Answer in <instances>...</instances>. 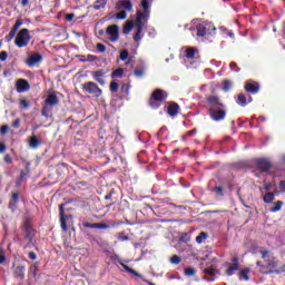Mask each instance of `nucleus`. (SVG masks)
I'll use <instances>...</instances> for the list:
<instances>
[{
  "instance_id": "393cba45",
  "label": "nucleus",
  "mask_w": 285,
  "mask_h": 285,
  "mask_svg": "<svg viewBox=\"0 0 285 285\" xmlns=\"http://www.w3.org/2000/svg\"><path fill=\"white\" fill-rule=\"evenodd\" d=\"M132 28H135V24L132 23V21H127L122 28L124 35H130V32H132Z\"/></svg>"
},
{
  "instance_id": "473e14b6",
  "label": "nucleus",
  "mask_w": 285,
  "mask_h": 285,
  "mask_svg": "<svg viewBox=\"0 0 285 285\" xmlns=\"http://www.w3.org/2000/svg\"><path fill=\"white\" fill-rule=\"evenodd\" d=\"M120 3L122 6V8L125 10H127L128 12H130L132 10V2H130V1H121Z\"/></svg>"
},
{
  "instance_id": "680f3d73",
  "label": "nucleus",
  "mask_w": 285,
  "mask_h": 285,
  "mask_svg": "<svg viewBox=\"0 0 285 285\" xmlns=\"http://www.w3.org/2000/svg\"><path fill=\"white\" fill-rule=\"evenodd\" d=\"M29 259H37V254H35V252H30Z\"/></svg>"
},
{
  "instance_id": "412c9836",
  "label": "nucleus",
  "mask_w": 285,
  "mask_h": 285,
  "mask_svg": "<svg viewBox=\"0 0 285 285\" xmlns=\"http://www.w3.org/2000/svg\"><path fill=\"white\" fill-rule=\"evenodd\" d=\"M41 146V140L37 138V136H32L29 139V148H31L32 150H37V148Z\"/></svg>"
},
{
  "instance_id": "b1692460",
  "label": "nucleus",
  "mask_w": 285,
  "mask_h": 285,
  "mask_svg": "<svg viewBox=\"0 0 285 285\" xmlns=\"http://www.w3.org/2000/svg\"><path fill=\"white\" fill-rule=\"evenodd\" d=\"M88 228H98L99 230H106L110 228V226L106 223H95L87 226Z\"/></svg>"
},
{
  "instance_id": "a211bd4d",
  "label": "nucleus",
  "mask_w": 285,
  "mask_h": 285,
  "mask_svg": "<svg viewBox=\"0 0 285 285\" xmlns=\"http://www.w3.org/2000/svg\"><path fill=\"white\" fill-rule=\"evenodd\" d=\"M43 57L39 53H36L31 57H29V59L27 60V65H29L30 67L32 66H37V63H41Z\"/></svg>"
},
{
  "instance_id": "f03ea898",
  "label": "nucleus",
  "mask_w": 285,
  "mask_h": 285,
  "mask_svg": "<svg viewBox=\"0 0 285 285\" xmlns=\"http://www.w3.org/2000/svg\"><path fill=\"white\" fill-rule=\"evenodd\" d=\"M207 106L209 108V117L213 121H224L226 119V105L217 96H209L207 98Z\"/></svg>"
},
{
  "instance_id": "bb28decb",
  "label": "nucleus",
  "mask_w": 285,
  "mask_h": 285,
  "mask_svg": "<svg viewBox=\"0 0 285 285\" xmlns=\"http://www.w3.org/2000/svg\"><path fill=\"white\" fill-rule=\"evenodd\" d=\"M263 200L265 202V204H273V202L275 200V194L273 193H267L264 195Z\"/></svg>"
},
{
  "instance_id": "c756f323",
  "label": "nucleus",
  "mask_w": 285,
  "mask_h": 285,
  "mask_svg": "<svg viewBox=\"0 0 285 285\" xmlns=\"http://www.w3.org/2000/svg\"><path fill=\"white\" fill-rule=\"evenodd\" d=\"M107 0H97L94 4V10H101V8H106Z\"/></svg>"
},
{
  "instance_id": "f3484780",
  "label": "nucleus",
  "mask_w": 285,
  "mask_h": 285,
  "mask_svg": "<svg viewBox=\"0 0 285 285\" xmlns=\"http://www.w3.org/2000/svg\"><path fill=\"white\" fill-rule=\"evenodd\" d=\"M253 101V97L248 96V98H246V96L244 94L238 95V99L236 100V104H238V106H248V104H250Z\"/></svg>"
},
{
  "instance_id": "aec40b11",
  "label": "nucleus",
  "mask_w": 285,
  "mask_h": 285,
  "mask_svg": "<svg viewBox=\"0 0 285 285\" xmlns=\"http://www.w3.org/2000/svg\"><path fill=\"white\" fill-rule=\"evenodd\" d=\"M167 112H168L169 117H177V115L179 112V105L169 104V106L167 107Z\"/></svg>"
},
{
  "instance_id": "5fc2aeb1",
  "label": "nucleus",
  "mask_w": 285,
  "mask_h": 285,
  "mask_svg": "<svg viewBox=\"0 0 285 285\" xmlns=\"http://www.w3.org/2000/svg\"><path fill=\"white\" fill-rule=\"evenodd\" d=\"M6 59H8V52L6 51L0 52V61H6Z\"/></svg>"
},
{
  "instance_id": "c85d7f7f",
  "label": "nucleus",
  "mask_w": 285,
  "mask_h": 285,
  "mask_svg": "<svg viewBox=\"0 0 285 285\" xmlns=\"http://www.w3.org/2000/svg\"><path fill=\"white\" fill-rule=\"evenodd\" d=\"M282 206H284V202L277 200L275 206L271 208V213H279V210H282Z\"/></svg>"
},
{
  "instance_id": "2f4dec72",
  "label": "nucleus",
  "mask_w": 285,
  "mask_h": 285,
  "mask_svg": "<svg viewBox=\"0 0 285 285\" xmlns=\"http://www.w3.org/2000/svg\"><path fill=\"white\" fill-rule=\"evenodd\" d=\"M204 239H208V234L205 232H200V234L196 237L197 244H202Z\"/></svg>"
},
{
  "instance_id": "09e8293b",
  "label": "nucleus",
  "mask_w": 285,
  "mask_h": 285,
  "mask_svg": "<svg viewBox=\"0 0 285 285\" xmlns=\"http://www.w3.org/2000/svg\"><path fill=\"white\" fill-rule=\"evenodd\" d=\"M134 75H135L136 77H144V69H136V70L134 71Z\"/></svg>"
},
{
  "instance_id": "4d7b16f0",
  "label": "nucleus",
  "mask_w": 285,
  "mask_h": 285,
  "mask_svg": "<svg viewBox=\"0 0 285 285\" xmlns=\"http://www.w3.org/2000/svg\"><path fill=\"white\" fill-rule=\"evenodd\" d=\"M118 239H119V242H128V236L119 234Z\"/></svg>"
},
{
  "instance_id": "69168bd1",
  "label": "nucleus",
  "mask_w": 285,
  "mask_h": 285,
  "mask_svg": "<svg viewBox=\"0 0 285 285\" xmlns=\"http://www.w3.org/2000/svg\"><path fill=\"white\" fill-rule=\"evenodd\" d=\"M187 135H189V136L197 135V129H193V130L188 131Z\"/></svg>"
},
{
  "instance_id": "39448f33",
  "label": "nucleus",
  "mask_w": 285,
  "mask_h": 285,
  "mask_svg": "<svg viewBox=\"0 0 285 285\" xmlns=\"http://www.w3.org/2000/svg\"><path fill=\"white\" fill-rule=\"evenodd\" d=\"M17 48H26L30 43V33L28 29H21L14 40Z\"/></svg>"
},
{
  "instance_id": "f257e3e1",
  "label": "nucleus",
  "mask_w": 285,
  "mask_h": 285,
  "mask_svg": "<svg viewBox=\"0 0 285 285\" xmlns=\"http://www.w3.org/2000/svg\"><path fill=\"white\" fill-rule=\"evenodd\" d=\"M140 8L142 10H137L135 20L136 33L134 36V41L136 42L144 39V28H146V23H148V19H150V1L141 0Z\"/></svg>"
},
{
  "instance_id": "c03bdc74",
  "label": "nucleus",
  "mask_w": 285,
  "mask_h": 285,
  "mask_svg": "<svg viewBox=\"0 0 285 285\" xmlns=\"http://www.w3.org/2000/svg\"><path fill=\"white\" fill-rule=\"evenodd\" d=\"M96 48L98 52H106V46L104 43H98Z\"/></svg>"
},
{
  "instance_id": "a878e982",
  "label": "nucleus",
  "mask_w": 285,
  "mask_h": 285,
  "mask_svg": "<svg viewBox=\"0 0 285 285\" xmlns=\"http://www.w3.org/2000/svg\"><path fill=\"white\" fill-rule=\"evenodd\" d=\"M248 273H250V268H244L239 272V279H244L245 282H248L250 277H248Z\"/></svg>"
},
{
  "instance_id": "bf43d9fd",
  "label": "nucleus",
  "mask_w": 285,
  "mask_h": 285,
  "mask_svg": "<svg viewBox=\"0 0 285 285\" xmlns=\"http://www.w3.org/2000/svg\"><path fill=\"white\" fill-rule=\"evenodd\" d=\"M72 19H75V13H68L66 16V21H72Z\"/></svg>"
},
{
  "instance_id": "423d86ee",
  "label": "nucleus",
  "mask_w": 285,
  "mask_h": 285,
  "mask_svg": "<svg viewBox=\"0 0 285 285\" xmlns=\"http://www.w3.org/2000/svg\"><path fill=\"white\" fill-rule=\"evenodd\" d=\"M82 90H85V92H88V95H95V97H101V95H104L101 88H99V86H97V83L92 81L83 83Z\"/></svg>"
},
{
  "instance_id": "4468645a",
  "label": "nucleus",
  "mask_w": 285,
  "mask_h": 285,
  "mask_svg": "<svg viewBox=\"0 0 285 285\" xmlns=\"http://www.w3.org/2000/svg\"><path fill=\"white\" fill-rule=\"evenodd\" d=\"M246 92H252V95H257L259 92V83L247 81L245 85Z\"/></svg>"
},
{
  "instance_id": "338daca9",
  "label": "nucleus",
  "mask_w": 285,
  "mask_h": 285,
  "mask_svg": "<svg viewBox=\"0 0 285 285\" xmlns=\"http://www.w3.org/2000/svg\"><path fill=\"white\" fill-rule=\"evenodd\" d=\"M28 3H30V0H22V1H21V6H22L23 8H26V6H28Z\"/></svg>"
},
{
  "instance_id": "49530a36",
  "label": "nucleus",
  "mask_w": 285,
  "mask_h": 285,
  "mask_svg": "<svg viewBox=\"0 0 285 285\" xmlns=\"http://www.w3.org/2000/svg\"><path fill=\"white\" fill-rule=\"evenodd\" d=\"M19 202V194L14 193L12 194V202L10 203V206H12V204H17Z\"/></svg>"
},
{
  "instance_id": "7ed1b4c3",
  "label": "nucleus",
  "mask_w": 285,
  "mask_h": 285,
  "mask_svg": "<svg viewBox=\"0 0 285 285\" xmlns=\"http://www.w3.org/2000/svg\"><path fill=\"white\" fill-rule=\"evenodd\" d=\"M187 30H196L197 37H206V35H214L215 33V26L212 22H200L197 23V20H193V26L188 28L185 27Z\"/></svg>"
},
{
  "instance_id": "79ce46f5",
  "label": "nucleus",
  "mask_w": 285,
  "mask_h": 285,
  "mask_svg": "<svg viewBox=\"0 0 285 285\" xmlns=\"http://www.w3.org/2000/svg\"><path fill=\"white\" fill-rule=\"evenodd\" d=\"M21 26H23V22H21V20H17L12 30L17 32V30H19V28H21Z\"/></svg>"
},
{
  "instance_id": "0eeeda50",
  "label": "nucleus",
  "mask_w": 285,
  "mask_h": 285,
  "mask_svg": "<svg viewBox=\"0 0 285 285\" xmlns=\"http://www.w3.org/2000/svg\"><path fill=\"white\" fill-rule=\"evenodd\" d=\"M24 239H27L28 244L24 248H32L35 246V229L28 223L24 224Z\"/></svg>"
},
{
  "instance_id": "9d476101",
  "label": "nucleus",
  "mask_w": 285,
  "mask_h": 285,
  "mask_svg": "<svg viewBox=\"0 0 285 285\" xmlns=\"http://www.w3.org/2000/svg\"><path fill=\"white\" fill-rule=\"evenodd\" d=\"M114 259H117V262L120 263V266H122L124 271H126V273H129V275H134L135 277H138L139 279H144V275L137 273V271L128 267V265L124 264L121 262V258H119L118 255H114Z\"/></svg>"
},
{
  "instance_id": "0e129e2a",
  "label": "nucleus",
  "mask_w": 285,
  "mask_h": 285,
  "mask_svg": "<svg viewBox=\"0 0 285 285\" xmlns=\"http://www.w3.org/2000/svg\"><path fill=\"white\" fill-rule=\"evenodd\" d=\"M263 259H266V256L268 255V250H261Z\"/></svg>"
},
{
  "instance_id": "20e7f679",
  "label": "nucleus",
  "mask_w": 285,
  "mask_h": 285,
  "mask_svg": "<svg viewBox=\"0 0 285 285\" xmlns=\"http://www.w3.org/2000/svg\"><path fill=\"white\" fill-rule=\"evenodd\" d=\"M167 98H168V94H166V91L161 89H156L153 92L151 98L149 100L150 108H153L154 110H157V108L161 106V102Z\"/></svg>"
},
{
  "instance_id": "4c0bfd02",
  "label": "nucleus",
  "mask_w": 285,
  "mask_h": 285,
  "mask_svg": "<svg viewBox=\"0 0 285 285\" xmlns=\"http://www.w3.org/2000/svg\"><path fill=\"white\" fill-rule=\"evenodd\" d=\"M50 107L48 105H45L42 108V117H49Z\"/></svg>"
},
{
  "instance_id": "a19ab883",
  "label": "nucleus",
  "mask_w": 285,
  "mask_h": 285,
  "mask_svg": "<svg viewBox=\"0 0 285 285\" xmlns=\"http://www.w3.org/2000/svg\"><path fill=\"white\" fill-rule=\"evenodd\" d=\"M82 61H90V62L97 61V56H95V55H88V56L85 58V60H82Z\"/></svg>"
},
{
  "instance_id": "58836bf2",
  "label": "nucleus",
  "mask_w": 285,
  "mask_h": 285,
  "mask_svg": "<svg viewBox=\"0 0 285 285\" xmlns=\"http://www.w3.org/2000/svg\"><path fill=\"white\" fill-rule=\"evenodd\" d=\"M126 17H128V14L126 13V11H120L116 14V19H119V20H124L126 19Z\"/></svg>"
},
{
  "instance_id": "ea45409f",
  "label": "nucleus",
  "mask_w": 285,
  "mask_h": 285,
  "mask_svg": "<svg viewBox=\"0 0 285 285\" xmlns=\"http://www.w3.org/2000/svg\"><path fill=\"white\" fill-rule=\"evenodd\" d=\"M128 59V50H122L120 52V61H126Z\"/></svg>"
},
{
  "instance_id": "f704fd0d",
  "label": "nucleus",
  "mask_w": 285,
  "mask_h": 285,
  "mask_svg": "<svg viewBox=\"0 0 285 285\" xmlns=\"http://www.w3.org/2000/svg\"><path fill=\"white\" fill-rule=\"evenodd\" d=\"M110 90H111V92H117V90H119V83L117 81H111Z\"/></svg>"
},
{
  "instance_id": "e433bc0d",
  "label": "nucleus",
  "mask_w": 285,
  "mask_h": 285,
  "mask_svg": "<svg viewBox=\"0 0 285 285\" xmlns=\"http://www.w3.org/2000/svg\"><path fill=\"white\" fill-rule=\"evenodd\" d=\"M170 263H171V264H175V265L180 264V263H181V258H180L179 256H177V255H174V256L170 258Z\"/></svg>"
},
{
  "instance_id": "1a4fd4ad",
  "label": "nucleus",
  "mask_w": 285,
  "mask_h": 285,
  "mask_svg": "<svg viewBox=\"0 0 285 285\" xmlns=\"http://www.w3.org/2000/svg\"><path fill=\"white\" fill-rule=\"evenodd\" d=\"M107 38L109 39V41H112V43L119 41V27H117L116 24L108 27Z\"/></svg>"
},
{
  "instance_id": "3c124183",
  "label": "nucleus",
  "mask_w": 285,
  "mask_h": 285,
  "mask_svg": "<svg viewBox=\"0 0 285 285\" xmlns=\"http://www.w3.org/2000/svg\"><path fill=\"white\" fill-rule=\"evenodd\" d=\"M20 106H22V108H30V105L28 104V100H26V99H22V100H20Z\"/></svg>"
},
{
  "instance_id": "dca6fc26",
  "label": "nucleus",
  "mask_w": 285,
  "mask_h": 285,
  "mask_svg": "<svg viewBox=\"0 0 285 285\" xmlns=\"http://www.w3.org/2000/svg\"><path fill=\"white\" fill-rule=\"evenodd\" d=\"M233 262L234 263L226 271V275H228V277H230L232 275H235L236 271H239V263L237 257L233 258Z\"/></svg>"
},
{
  "instance_id": "5701e85b",
  "label": "nucleus",
  "mask_w": 285,
  "mask_h": 285,
  "mask_svg": "<svg viewBox=\"0 0 285 285\" xmlns=\"http://www.w3.org/2000/svg\"><path fill=\"white\" fill-rule=\"evenodd\" d=\"M14 275H16V277H19V279H23L26 277V267L17 266L14 268Z\"/></svg>"
},
{
  "instance_id": "cd10ccee",
  "label": "nucleus",
  "mask_w": 285,
  "mask_h": 285,
  "mask_svg": "<svg viewBox=\"0 0 285 285\" xmlns=\"http://www.w3.org/2000/svg\"><path fill=\"white\" fill-rule=\"evenodd\" d=\"M121 77H124V69L122 68H118L115 71H112V73H111L112 79H121Z\"/></svg>"
},
{
  "instance_id": "72a5a7b5",
  "label": "nucleus",
  "mask_w": 285,
  "mask_h": 285,
  "mask_svg": "<svg viewBox=\"0 0 285 285\" xmlns=\"http://www.w3.org/2000/svg\"><path fill=\"white\" fill-rule=\"evenodd\" d=\"M37 273H39V268L37 267V265H32L29 269V275L31 277H37Z\"/></svg>"
},
{
  "instance_id": "774afa93",
  "label": "nucleus",
  "mask_w": 285,
  "mask_h": 285,
  "mask_svg": "<svg viewBox=\"0 0 285 285\" xmlns=\"http://www.w3.org/2000/svg\"><path fill=\"white\" fill-rule=\"evenodd\" d=\"M121 92H128V87L126 85H122Z\"/></svg>"
},
{
  "instance_id": "c9c22d12",
  "label": "nucleus",
  "mask_w": 285,
  "mask_h": 285,
  "mask_svg": "<svg viewBox=\"0 0 285 285\" xmlns=\"http://www.w3.org/2000/svg\"><path fill=\"white\" fill-rule=\"evenodd\" d=\"M195 273H196V271H195V268H193V267H189V268H186V269H185V275H186L187 277H193V275H195Z\"/></svg>"
},
{
  "instance_id": "6ab92c4d",
  "label": "nucleus",
  "mask_w": 285,
  "mask_h": 285,
  "mask_svg": "<svg viewBox=\"0 0 285 285\" xmlns=\"http://www.w3.org/2000/svg\"><path fill=\"white\" fill-rule=\"evenodd\" d=\"M46 106H57L59 104V98L55 94H49L47 99L45 100Z\"/></svg>"
},
{
  "instance_id": "6e6552de",
  "label": "nucleus",
  "mask_w": 285,
  "mask_h": 285,
  "mask_svg": "<svg viewBox=\"0 0 285 285\" xmlns=\"http://www.w3.org/2000/svg\"><path fill=\"white\" fill-rule=\"evenodd\" d=\"M203 272L206 276L203 277V279H206V282H215V277L219 275V271H217V267L209 266L207 268H204Z\"/></svg>"
},
{
  "instance_id": "37998d69",
  "label": "nucleus",
  "mask_w": 285,
  "mask_h": 285,
  "mask_svg": "<svg viewBox=\"0 0 285 285\" xmlns=\"http://www.w3.org/2000/svg\"><path fill=\"white\" fill-rule=\"evenodd\" d=\"M229 68H230V70H232L233 72H239V67H237V63H235V62H232V63L229 65Z\"/></svg>"
},
{
  "instance_id": "ddd939ff",
  "label": "nucleus",
  "mask_w": 285,
  "mask_h": 285,
  "mask_svg": "<svg viewBox=\"0 0 285 285\" xmlns=\"http://www.w3.org/2000/svg\"><path fill=\"white\" fill-rule=\"evenodd\" d=\"M92 77H94L95 81L100 83V86H106V79H104V77H106V71H104V70L94 71Z\"/></svg>"
},
{
  "instance_id": "9b49d317",
  "label": "nucleus",
  "mask_w": 285,
  "mask_h": 285,
  "mask_svg": "<svg viewBox=\"0 0 285 285\" xmlns=\"http://www.w3.org/2000/svg\"><path fill=\"white\" fill-rule=\"evenodd\" d=\"M272 164L271 160L267 158H259L257 160V167L259 168V170H262V173H268L272 168Z\"/></svg>"
},
{
  "instance_id": "4be33fe9",
  "label": "nucleus",
  "mask_w": 285,
  "mask_h": 285,
  "mask_svg": "<svg viewBox=\"0 0 285 285\" xmlns=\"http://www.w3.org/2000/svg\"><path fill=\"white\" fill-rule=\"evenodd\" d=\"M195 55H197V49L195 47H188L185 49L186 59H195Z\"/></svg>"
},
{
  "instance_id": "13d9d810",
  "label": "nucleus",
  "mask_w": 285,
  "mask_h": 285,
  "mask_svg": "<svg viewBox=\"0 0 285 285\" xmlns=\"http://www.w3.org/2000/svg\"><path fill=\"white\" fill-rule=\"evenodd\" d=\"M6 262V256H3V249L0 248V264H3Z\"/></svg>"
},
{
  "instance_id": "de8ad7c7",
  "label": "nucleus",
  "mask_w": 285,
  "mask_h": 285,
  "mask_svg": "<svg viewBox=\"0 0 285 285\" xmlns=\"http://www.w3.org/2000/svg\"><path fill=\"white\" fill-rule=\"evenodd\" d=\"M8 130H10V127H8V125H4L0 128V135H6V132H8Z\"/></svg>"
},
{
  "instance_id": "e2e57ef3",
  "label": "nucleus",
  "mask_w": 285,
  "mask_h": 285,
  "mask_svg": "<svg viewBox=\"0 0 285 285\" xmlns=\"http://www.w3.org/2000/svg\"><path fill=\"white\" fill-rule=\"evenodd\" d=\"M0 153H6V144L0 142Z\"/></svg>"
},
{
  "instance_id": "052dcab7",
  "label": "nucleus",
  "mask_w": 285,
  "mask_h": 285,
  "mask_svg": "<svg viewBox=\"0 0 285 285\" xmlns=\"http://www.w3.org/2000/svg\"><path fill=\"white\" fill-rule=\"evenodd\" d=\"M4 161H6L7 164H10V163L12 161V157H10V155H6V156H4Z\"/></svg>"
},
{
  "instance_id": "a18cd8bd",
  "label": "nucleus",
  "mask_w": 285,
  "mask_h": 285,
  "mask_svg": "<svg viewBox=\"0 0 285 285\" xmlns=\"http://www.w3.org/2000/svg\"><path fill=\"white\" fill-rule=\"evenodd\" d=\"M26 177V173H20V178L16 181L17 186H21V181H23V178Z\"/></svg>"
},
{
  "instance_id": "2eb2a0df",
  "label": "nucleus",
  "mask_w": 285,
  "mask_h": 285,
  "mask_svg": "<svg viewBox=\"0 0 285 285\" xmlns=\"http://www.w3.org/2000/svg\"><path fill=\"white\" fill-rule=\"evenodd\" d=\"M67 220H68V216H66L65 214L63 205H60V226L63 233L68 232V225L66 224Z\"/></svg>"
},
{
  "instance_id": "603ef678",
  "label": "nucleus",
  "mask_w": 285,
  "mask_h": 285,
  "mask_svg": "<svg viewBox=\"0 0 285 285\" xmlns=\"http://www.w3.org/2000/svg\"><path fill=\"white\" fill-rule=\"evenodd\" d=\"M21 126V119L17 118L13 122H12V127L13 128H19Z\"/></svg>"
},
{
  "instance_id": "864d4df0",
  "label": "nucleus",
  "mask_w": 285,
  "mask_h": 285,
  "mask_svg": "<svg viewBox=\"0 0 285 285\" xmlns=\"http://www.w3.org/2000/svg\"><path fill=\"white\" fill-rule=\"evenodd\" d=\"M16 35H17V31H13V29H11V31L9 32V36H8V41H12V39H14Z\"/></svg>"
},
{
  "instance_id": "6e6d98bb",
  "label": "nucleus",
  "mask_w": 285,
  "mask_h": 285,
  "mask_svg": "<svg viewBox=\"0 0 285 285\" xmlns=\"http://www.w3.org/2000/svg\"><path fill=\"white\" fill-rule=\"evenodd\" d=\"M278 186H279L281 193H285V180H281Z\"/></svg>"
},
{
  "instance_id": "f8f14e48",
  "label": "nucleus",
  "mask_w": 285,
  "mask_h": 285,
  "mask_svg": "<svg viewBox=\"0 0 285 285\" xmlns=\"http://www.w3.org/2000/svg\"><path fill=\"white\" fill-rule=\"evenodd\" d=\"M18 92H28L30 90V83L26 79H19L16 83Z\"/></svg>"
},
{
  "instance_id": "8fccbe9b",
  "label": "nucleus",
  "mask_w": 285,
  "mask_h": 285,
  "mask_svg": "<svg viewBox=\"0 0 285 285\" xmlns=\"http://www.w3.org/2000/svg\"><path fill=\"white\" fill-rule=\"evenodd\" d=\"M214 193L216 195H224V188L223 187H216V188H214Z\"/></svg>"
},
{
  "instance_id": "7c9ffc66",
  "label": "nucleus",
  "mask_w": 285,
  "mask_h": 285,
  "mask_svg": "<svg viewBox=\"0 0 285 285\" xmlns=\"http://www.w3.org/2000/svg\"><path fill=\"white\" fill-rule=\"evenodd\" d=\"M230 88H233V82L230 80H224L223 87H222L224 92H228V90H230Z\"/></svg>"
}]
</instances>
